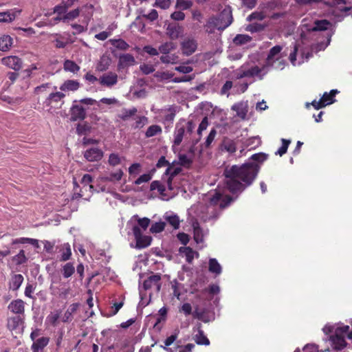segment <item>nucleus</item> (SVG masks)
Here are the masks:
<instances>
[{
	"mask_svg": "<svg viewBox=\"0 0 352 352\" xmlns=\"http://www.w3.org/2000/svg\"><path fill=\"white\" fill-rule=\"evenodd\" d=\"M267 159V155L263 153L252 155L254 162H248L241 166H232L226 168L224 171L226 184L228 190L232 194L241 192L252 184L255 179L260 166L256 162L263 163Z\"/></svg>",
	"mask_w": 352,
	"mask_h": 352,
	"instance_id": "nucleus-1",
	"label": "nucleus"
},
{
	"mask_svg": "<svg viewBox=\"0 0 352 352\" xmlns=\"http://www.w3.org/2000/svg\"><path fill=\"white\" fill-rule=\"evenodd\" d=\"M282 47L276 45L273 47L267 55L266 63L261 66L250 60L243 64L234 72L232 79H241L243 78H258L262 79L267 73L269 67L282 70L285 65V61L283 58Z\"/></svg>",
	"mask_w": 352,
	"mask_h": 352,
	"instance_id": "nucleus-2",
	"label": "nucleus"
},
{
	"mask_svg": "<svg viewBox=\"0 0 352 352\" xmlns=\"http://www.w3.org/2000/svg\"><path fill=\"white\" fill-rule=\"evenodd\" d=\"M206 199L208 204L206 206L197 205L191 207L188 210V214L194 219V214L202 219L204 221H210L216 219L221 210L227 207L232 201V199L226 195L224 192L218 190L213 192H210Z\"/></svg>",
	"mask_w": 352,
	"mask_h": 352,
	"instance_id": "nucleus-3",
	"label": "nucleus"
},
{
	"mask_svg": "<svg viewBox=\"0 0 352 352\" xmlns=\"http://www.w3.org/2000/svg\"><path fill=\"white\" fill-rule=\"evenodd\" d=\"M302 43H298L294 46V52L289 55V60L294 66L300 65L312 56L311 50L309 46H304L303 40L305 38V32H318L323 31L329 29L331 27V23L325 19L316 20L314 22L309 23L307 19H303L302 22Z\"/></svg>",
	"mask_w": 352,
	"mask_h": 352,
	"instance_id": "nucleus-4",
	"label": "nucleus"
},
{
	"mask_svg": "<svg viewBox=\"0 0 352 352\" xmlns=\"http://www.w3.org/2000/svg\"><path fill=\"white\" fill-rule=\"evenodd\" d=\"M161 276L160 274H152L144 280L142 285H140V305L146 307L151 301V296L157 294L161 287Z\"/></svg>",
	"mask_w": 352,
	"mask_h": 352,
	"instance_id": "nucleus-5",
	"label": "nucleus"
},
{
	"mask_svg": "<svg viewBox=\"0 0 352 352\" xmlns=\"http://www.w3.org/2000/svg\"><path fill=\"white\" fill-rule=\"evenodd\" d=\"M181 171V168L175 166H168L165 172V175L168 177L166 181V186L163 185L159 181H153L150 186L151 190H157L161 195L162 198L164 200H168L170 195L167 194V186L168 190L173 189L170 181L173 177L177 175Z\"/></svg>",
	"mask_w": 352,
	"mask_h": 352,
	"instance_id": "nucleus-6",
	"label": "nucleus"
},
{
	"mask_svg": "<svg viewBox=\"0 0 352 352\" xmlns=\"http://www.w3.org/2000/svg\"><path fill=\"white\" fill-rule=\"evenodd\" d=\"M232 22V12L230 9H224L217 17H211L206 25V30L208 28H215L217 30H224L228 27Z\"/></svg>",
	"mask_w": 352,
	"mask_h": 352,
	"instance_id": "nucleus-7",
	"label": "nucleus"
},
{
	"mask_svg": "<svg viewBox=\"0 0 352 352\" xmlns=\"http://www.w3.org/2000/svg\"><path fill=\"white\" fill-rule=\"evenodd\" d=\"M195 129V124L192 121L177 123L173 134V146H179L184 136L192 133Z\"/></svg>",
	"mask_w": 352,
	"mask_h": 352,
	"instance_id": "nucleus-8",
	"label": "nucleus"
},
{
	"mask_svg": "<svg viewBox=\"0 0 352 352\" xmlns=\"http://www.w3.org/2000/svg\"><path fill=\"white\" fill-rule=\"evenodd\" d=\"M132 232L136 241L135 248L141 249L150 245L152 240L151 237L144 234V232L138 226H133Z\"/></svg>",
	"mask_w": 352,
	"mask_h": 352,
	"instance_id": "nucleus-9",
	"label": "nucleus"
},
{
	"mask_svg": "<svg viewBox=\"0 0 352 352\" xmlns=\"http://www.w3.org/2000/svg\"><path fill=\"white\" fill-rule=\"evenodd\" d=\"M114 184L111 182L109 174L108 175H101L96 179L97 192L112 193L114 190L113 186Z\"/></svg>",
	"mask_w": 352,
	"mask_h": 352,
	"instance_id": "nucleus-10",
	"label": "nucleus"
},
{
	"mask_svg": "<svg viewBox=\"0 0 352 352\" xmlns=\"http://www.w3.org/2000/svg\"><path fill=\"white\" fill-rule=\"evenodd\" d=\"M118 75L114 72H107L102 74L99 78V83L104 87L111 88L118 82Z\"/></svg>",
	"mask_w": 352,
	"mask_h": 352,
	"instance_id": "nucleus-11",
	"label": "nucleus"
},
{
	"mask_svg": "<svg viewBox=\"0 0 352 352\" xmlns=\"http://www.w3.org/2000/svg\"><path fill=\"white\" fill-rule=\"evenodd\" d=\"M192 226L193 228V237L195 241L197 244L202 243L204 242V237L208 234V230L201 228L197 220L193 221L192 219Z\"/></svg>",
	"mask_w": 352,
	"mask_h": 352,
	"instance_id": "nucleus-12",
	"label": "nucleus"
},
{
	"mask_svg": "<svg viewBox=\"0 0 352 352\" xmlns=\"http://www.w3.org/2000/svg\"><path fill=\"white\" fill-rule=\"evenodd\" d=\"M1 62L3 65L15 71L19 70L22 67L21 60L16 56L4 57L1 60Z\"/></svg>",
	"mask_w": 352,
	"mask_h": 352,
	"instance_id": "nucleus-13",
	"label": "nucleus"
},
{
	"mask_svg": "<svg viewBox=\"0 0 352 352\" xmlns=\"http://www.w3.org/2000/svg\"><path fill=\"white\" fill-rule=\"evenodd\" d=\"M21 10L14 8L5 12H0V23H10L20 15Z\"/></svg>",
	"mask_w": 352,
	"mask_h": 352,
	"instance_id": "nucleus-14",
	"label": "nucleus"
},
{
	"mask_svg": "<svg viewBox=\"0 0 352 352\" xmlns=\"http://www.w3.org/2000/svg\"><path fill=\"white\" fill-rule=\"evenodd\" d=\"M197 41L192 38H186L181 43V49L184 55L189 56L197 49Z\"/></svg>",
	"mask_w": 352,
	"mask_h": 352,
	"instance_id": "nucleus-15",
	"label": "nucleus"
},
{
	"mask_svg": "<svg viewBox=\"0 0 352 352\" xmlns=\"http://www.w3.org/2000/svg\"><path fill=\"white\" fill-rule=\"evenodd\" d=\"M84 157L89 162H98L102 158L103 152L98 148H91L85 151Z\"/></svg>",
	"mask_w": 352,
	"mask_h": 352,
	"instance_id": "nucleus-16",
	"label": "nucleus"
},
{
	"mask_svg": "<svg viewBox=\"0 0 352 352\" xmlns=\"http://www.w3.org/2000/svg\"><path fill=\"white\" fill-rule=\"evenodd\" d=\"M22 325L23 319L21 316H15L8 318L7 327L12 331L21 332Z\"/></svg>",
	"mask_w": 352,
	"mask_h": 352,
	"instance_id": "nucleus-17",
	"label": "nucleus"
},
{
	"mask_svg": "<svg viewBox=\"0 0 352 352\" xmlns=\"http://www.w3.org/2000/svg\"><path fill=\"white\" fill-rule=\"evenodd\" d=\"M163 218L174 230L179 229L180 226V219L177 214L172 211H168L165 212Z\"/></svg>",
	"mask_w": 352,
	"mask_h": 352,
	"instance_id": "nucleus-18",
	"label": "nucleus"
},
{
	"mask_svg": "<svg viewBox=\"0 0 352 352\" xmlns=\"http://www.w3.org/2000/svg\"><path fill=\"white\" fill-rule=\"evenodd\" d=\"M232 109L236 111L237 116L241 119L245 120L246 118L247 113L248 111V105L247 102L241 101L234 104L232 107Z\"/></svg>",
	"mask_w": 352,
	"mask_h": 352,
	"instance_id": "nucleus-19",
	"label": "nucleus"
},
{
	"mask_svg": "<svg viewBox=\"0 0 352 352\" xmlns=\"http://www.w3.org/2000/svg\"><path fill=\"white\" fill-rule=\"evenodd\" d=\"M24 305L25 302L21 300L17 299L12 300L8 305V309L15 314H18V316H20V314H22L24 313Z\"/></svg>",
	"mask_w": 352,
	"mask_h": 352,
	"instance_id": "nucleus-20",
	"label": "nucleus"
},
{
	"mask_svg": "<svg viewBox=\"0 0 352 352\" xmlns=\"http://www.w3.org/2000/svg\"><path fill=\"white\" fill-rule=\"evenodd\" d=\"M133 223H137L135 226H138L142 232H144L149 226L150 219L146 217L140 218L138 215H134L129 222L128 226Z\"/></svg>",
	"mask_w": 352,
	"mask_h": 352,
	"instance_id": "nucleus-21",
	"label": "nucleus"
},
{
	"mask_svg": "<svg viewBox=\"0 0 352 352\" xmlns=\"http://www.w3.org/2000/svg\"><path fill=\"white\" fill-rule=\"evenodd\" d=\"M49 342L50 338L48 337L43 336L37 338L32 345V352H40L48 344Z\"/></svg>",
	"mask_w": 352,
	"mask_h": 352,
	"instance_id": "nucleus-22",
	"label": "nucleus"
},
{
	"mask_svg": "<svg viewBox=\"0 0 352 352\" xmlns=\"http://www.w3.org/2000/svg\"><path fill=\"white\" fill-rule=\"evenodd\" d=\"M85 114V109L80 105H74L71 109V120L73 121L83 120Z\"/></svg>",
	"mask_w": 352,
	"mask_h": 352,
	"instance_id": "nucleus-23",
	"label": "nucleus"
},
{
	"mask_svg": "<svg viewBox=\"0 0 352 352\" xmlns=\"http://www.w3.org/2000/svg\"><path fill=\"white\" fill-rule=\"evenodd\" d=\"M13 39L8 34H3L0 36V51L7 52L12 46Z\"/></svg>",
	"mask_w": 352,
	"mask_h": 352,
	"instance_id": "nucleus-24",
	"label": "nucleus"
},
{
	"mask_svg": "<svg viewBox=\"0 0 352 352\" xmlns=\"http://www.w3.org/2000/svg\"><path fill=\"white\" fill-rule=\"evenodd\" d=\"M80 87V84L75 80H67L65 81L60 87L62 91H74Z\"/></svg>",
	"mask_w": 352,
	"mask_h": 352,
	"instance_id": "nucleus-25",
	"label": "nucleus"
},
{
	"mask_svg": "<svg viewBox=\"0 0 352 352\" xmlns=\"http://www.w3.org/2000/svg\"><path fill=\"white\" fill-rule=\"evenodd\" d=\"M178 333H174L171 336H168L164 340V349L166 350L168 352H177L178 346L174 345L173 346H170L177 338Z\"/></svg>",
	"mask_w": 352,
	"mask_h": 352,
	"instance_id": "nucleus-26",
	"label": "nucleus"
},
{
	"mask_svg": "<svg viewBox=\"0 0 352 352\" xmlns=\"http://www.w3.org/2000/svg\"><path fill=\"white\" fill-rule=\"evenodd\" d=\"M194 340L197 344L208 346L210 341L204 334V331L201 329L200 325L197 327V332L194 335Z\"/></svg>",
	"mask_w": 352,
	"mask_h": 352,
	"instance_id": "nucleus-27",
	"label": "nucleus"
},
{
	"mask_svg": "<svg viewBox=\"0 0 352 352\" xmlns=\"http://www.w3.org/2000/svg\"><path fill=\"white\" fill-rule=\"evenodd\" d=\"M78 186H75L74 187V197L75 198H78V197H82L85 200H89V198L91 197V194L93 193V192L94 190H96L97 191V188L95 189L94 188V189L91 190V192H90L89 190H84L83 189V186H82V188L78 190Z\"/></svg>",
	"mask_w": 352,
	"mask_h": 352,
	"instance_id": "nucleus-28",
	"label": "nucleus"
},
{
	"mask_svg": "<svg viewBox=\"0 0 352 352\" xmlns=\"http://www.w3.org/2000/svg\"><path fill=\"white\" fill-rule=\"evenodd\" d=\"M166 33L172 39L179 38L182 34V28L179 25H168Z\"/></svg>",
	"mask_w": 352,
	"mask_h": 352,
	"instance_id": "nucleus-29",
	"label": "nucleus"
},
{
	"mask_svg": "<svg viewBox=\"0 0 352 352\" xmlns=\"http://www.w3.org/2000/svg\"><path fill=\"white\" fill-rule=\"evenodd\" d=\"M338 93L337 89H332L329 93L325 92L320 98L324 105L331 104L336 102L335 96Z\"/></svg>",
	"mask_w": 352,
	"mask_h": 352,
	"instance_id": "nucleus-30",
	"label": "nucleus"
},
{
	"mask_svg": "<svg viewBox=\"0 0 352 352\" xmlns=\"http://www.w3.org/2000/svg\"><path fill=\"white\" fill-rule=\"evenodd\" d=\"M23 281V276L21 274H13L12 275L10 280L9 286L12 290H17L21 285Z\"/></svg>",
	"mask_w": 352,
	"mask_h": 352,
	"instance_id": "nucleus-31",
	"label": "nucleus"
},
{
	"mask_svg": "<svg viewBox=\"0 0 352 352\" xmlns=\"http://www.w3.org/2000/svg\"><path fill=\"white\" fill-rule=\"evenodd\" d=\"M179 252L183 256L186 257V260L188 263H191L195 256H198V254L189 247L180 248Z\"/></svg>",
	"mask_w": 352,
	"mask_h": 352,
	"instance_id": "nucleus-32",
	"label": "nucleus"
},
{
	"mask_svg": "<svg viewBox=\"0 0 352 352\" xmlns=\"http://www.w3.org/2000/svg\"><path fill=\"white\" fill-rule=\"evenodd\" d=\"M60 258L62 261H68L72 256L71 246L68 243H63L60 247Z\"/></svg>",
	"mask_w": 352,
	"mask_h": 352,
	"instance_id": "nucleus-33",
	"label": "nucleus"
},
{
	"mask_svg": "<svg viewBox=\"0 0 352 352\" xmlns=\"http://www.w3.org/2000/svg\"><path fill=\"white\" fill-rule=\"evenodd\" d=\"M135 63L134 57L129 54H122L119 58V66L122 67L133 65Z\"/></svg>",
	"mask_w": 352,
	"mask_h": 352,
	"instance_id": "nucleus-34",
	"label": "nucleus"
},
{
	"mask_svg": "<svg viewBox=\"0 0 352 352\" xmlns=\"http://www.w3.org/2000/svg\"><path fill=\"white\" fill-rule=\"evenodd\" d=\"M65 96V95L63 92H60V91L50 93L49 94V96H47V98H46L45 103L47 106H49L52 102H57L60 101Z\"/></svg>",
	"mask_w": 352,
	"mask_h": 352,
	"instance_id": "nucleus-35",
	"label": "nucleus"
},
{
	"mask_svg": "<svg viewBox=\"0 0 352 352\" xmlns=\"http://www.w3.org/2000/svg\"><path fill=\"white\" fill-rule=\"evenodd\" d=\"M208 270L210 272L218 276L221 273L222 268L217 259L210 258L208 263Z\"/></svg>",
	"mask_w": 352,
	"mask_h": 352,
	"instance_id": "nucleus-36",
	"label": "nucleus"
},
{
	"mask_svg": "<svg viewBox=\"0 0 352 352\" xmlns=\"http://www.w3.org/2000/svg\"><path fill=\"white\" fill-rule=\"evenodd\" d=\"M346 0H330L329 4L332 6H335L341 12H346L351 7L346 6Z\"/></svg>",
	"mask_w": 352,
	"mask_h": 352,
	"instance_id": "nucleus-37",
	"label": "nucleus"
},
{
	"mask_svg": "<svg viewBox=\"0 0 352 352\" xmlns=\"http://www.w3.org/2000/svg\"><path fill=\"white\" fill-rule=\"evenodd\" d=\"M52 87V85L49 82L42 84L40 86L35 87L34 94L38 96H41L49 93Z\"/></svg>",
	"mask_w": 352,
	"mask_h": 352,
	"instance_id": "nucleus-38",
	"label": "nucleus"
},
{
	"mask_svg": "<svg viewBox=\"0 0 352 352\" xmlns=\"http://www.w3.org/2000/svg\"><path fill=\"white\" fill-rule=\"evenodd\" d=\"M78 305L74 303L71 305L65 311L62 321L64 322H68L72 320L73 314L77 310Z\"/></svg>",
	"mask_w": 352,
	"mask_h": 352,
	"instance_id": "nucleus-39",
	"label": "nucleus"
},
{
	"mask_svg": "<svg viewBox=\"0 0 352 352\" xmlns=\"http://www.w3.org/2000/svg\"><path fill=\"white\" fill-rule=\"evenodd\" d=\"M138 110L135 107H132L131 109H123L120 111L119 114V118L123 120H126L129 118L133 116Z\"/></svg>",
	"mask_w": 352,
	"mask_h": 352,
	"instance_id": "nucleus-40",
	"label": "nucleus"
},
{
	"mask_svg": "<svg viewBox=\"0 0 352 352\" xmlns=\"http://www.w3.org/2000/svg\"><path fill=\"white\" fill-rule=\"evenodd\" d=\"M75 267L72 263H67L63 266L62 272L64 278H67L73 275Z\"/></svg>",
	"mask_w": 352,
	"mask_h": 352,
	"instance_id": "nucleus-41",
	"label": "nucleus"
},
{
	"mask_svg": "<svg viewBox=\"0 0 352 352\" xmlns=\"http://www.w3.org/2000/svg\"><path fill=\"white\" fill-rule=\"evenodd\" d=\"M142 166L140 163H133L128 168L129 179L135 177L141 172Z\"/></svg>",
	"mask_w": 352,
	"mask_h": 352,
	"instance_id": "nucleus-42",
	"label": "nucleus"
},
{
	"mask_svg": "<svg viewBox=\"0 0 352 352\" xmlns=\"http://www.w3.org/2000/svg\"><path fill=\"white\" fill-rule=\"evenodd\" d=\"M222 146L224 150L230 153H234L236 150L235 142L230 139H225L223 142Z\"/></svg>",
	"mask_w": 352,
	"mask_h": 352,
	"instance_id": "nucleus-43",
	"label": "nucleus"
},
{
	"mask_svg": "<svg viewBox=\"0 0 352 352\" xmlns=\"http://www.w3.org/2000/svg\"><path fill=\"white\" fill-rule=\"evenodd\" d=\"M162 130L161 126H160L159 125H157V124H153V125L150 126L147 129V130L145 133V136L146 138H151V137H153V136L160 134L162 133Z\"/></svg>",
	"mask_w": 352,
	"mask_h": 352,
	"instance_id": "nucleus-44",
	"label": "nucleus"
},
{
	"mask_svg": "<svg viewBox=\"0 0 352 352\" xmlns=\"http://www.w3.org/2000/svg\"><path fill=\"white\" fill-rule=\"evenodd\" d=\"M92 177L89 174H85L81 179V184L83 186L84 190H89L90 192L94 189V186L91 184L92 182Z\"/></svg>",
	"mask_w": 352,
	"mask_h": 352,
	"instance_id": "nucleus-45",
	"label": "nucleus"
},
{
	"mask_svg": "<svg viewBox=\"0 0 352 352\" xmlns=\"http://www.w3.org/2000/svg\"><path fill=\"white\" fill-rule=\"evenodd\" d=\"M25 243H30L32 245H34V247H36V248H39L38 241L37 239H34L22 237V238L14 239L12 242V244Z\"/></svg>",
	"mask_w": 352,
	"mask_h": 352,
	"instance_id": "nucleus-46",
	"label": "nucleus"
},
{
	"mask_svg": "<svg viewBox=\"0 0 352 352\" xmlns=\"http://www.w3.org/2000/svg\"><path fill=\"white\" fill-rule=\"evenodd\" d=\"M60 318V311H52L46 318V322L52 325L56 326L58 320Z\"/></svg>",
	"mask_w": 352,
	"mask_h": 352,
	"instance_id": "nucleus-47",
	"label": "nucleus"
},
{
	"mask_svg": "<svg viewBox=\"0 0 352 352\" xmlns=\"http://www.w3.org/2000/svg\"><path fill=\"white\" fill-rule=\"evenodd\" d=\"M160 60L164 63L175 64L179 61V56L175 54L162 55Z\"/></svg>",
	"mask_w": 352,
	"mask_h": 352,
	"instance_id": "nucleus-48",
	"label": "nucleus"
},
{
	"mask_svg": "<svg viewBox=\"0 0 352 352\" xmlns=\"http://www.w3.org/2000/svg\"><path fill=\"white\" fill-rule=\"evenodd\" d=\"M167 313H168V309L166 307H162L158 311V313L155 316L156 323H155V326L157 325L158 324L161 323L162 322H164L166 320Z\"/></svg>",
	"mask_w": 352,
	"mask_h": 352,
	"instance_id": "nucleus-49",
	"label": "nucleus"
},
{
	"mask_svg": "<svg viewBox=\"0 0 352 352\" xmlns=\"http://www.w3.org/2000/svg\"><path fill=\"white\" fill-rule=\"evenodd\" d=\"M110 63L111 59L109 57L102 56L98 64L97 69L100 72L105 71L109 68Z\"/></svg>",
	"mask_w": 352,
	"mask_h": 352,
	"instance_id": "nucleus-50",
	"label": "nucleus"
},
{
	"mask_svg": "<svg viewBox=\"0 0 352 352\" xmlns=\"http://www.w3.org/2000/svg\"><path fill=\"white\" fill-rule=\"evenodd\" d=\"M122 157L118 153H112L109 156L108 163L110 166H116L122 163Z\"/></svg>",
	"mask_w": 352,
	"mask_h": 352,
	"instance_id": "nucleus-51",
	"label": "nucleus"
},
{
	"mask_svg": "<svg viewBox=\"0 0 352 352\" xmlns=\"http://www.w3.org/2000/svg\"><path fill=\"white\" fill-rule=\"evenodd\" d=\"M64 69L65 71L75 73V72H77L80 69V67L74 61L70 60H67L64 63Z\"/></svg>",
	"mask_w": 352,
	"mask_h": 352,
	"instance_id": "nucleus-52",
	"label": "nucleus"
},
{
	"mask_svg": "<svg viewBox=\"0 0 352 352\" xmlns=\"http://www.w3.org/2000/svg\"><path fill=\"white\" fill-rule=\"evenodd\" d=\"M208 126V120L207 117H205V118H204V119L202 120V121L201 122V123L199 125V127L197 129V134L199 135V138L195 142V143H194L195 144H197L199 141L201 136V133L207 129Z\"/></svg>",
	"mask_w": 352,
	"mask_h": 352,
	"instance_id": "nucleus-53",
	"label": "nucleus"
},
{
	"mask_svg": "<svg viewBox=\"0 0 352 352\" xmlns=\"http://www.w3.org/2000/svg\"><path fill=\"white\" fill-rule=\"evenodd\" d=\"M192 2L190 0H177L175 7L177 9L185 10L190 8Z\"/></svg>",
	"mask_w": 352,
	"mask_h": 352,
	"instance_id": "nucleus-54",
	"label": "nucleus"
},
{
	"mask_svg": "<svg viewBox=\"0 0 352 352\" xmlns=\"http://www.w3.org/2000/svg\"><path fill=\"white\" fill-rule=\"evenodd\" d=\"M251 41V37L247 34H238L236 35L233 41L236 45H243Z\"/></svg>",
	"mask_w": 352,
	"mask_h": 352,
	"instance_id": "nucleus-55",
	"label": "nucleus"
},
{
	"mask_svg": "<svg viewBox=\"0 0 352 352\" xmlns=\"http://www.w3.org/2000/svg\"><path fill=\"white\" fill-rule=\"evenodd\" d=\"M28 258L23 250H21L18 254L12 257V261L16 265H21L27 261Z\"/></svg>",
	"mask_w": 352,
	"mask_h": 352,
	"instance_id": "nucleus-56",
	"label": "nucleus"
},
{
	"mask_svg": "<svg viewBox=\"0 0 352 352\" xmlns=\"http://www.w3.org/2000/svg\"><path fill=\"white\" fill-rule=\"evenodd\" d=\"M166 223L164 221L155 222L152 224L150 228V231L152 233H160L162 232L165 228Z\"/></svg>",
	"mask_w": 352,
	"mask_h": 352,
	"instance_id": "nucleus-57",
	"label": "nucleus"
},
{
	"mask_svg": "<svg viewBox=\"0 0 352 352\" xmlns=\"http://www.w3.org/2000/svg\"><path fill=\"white\" fill-rule=\"evenodd\" d=\"M281 142H282V146L275 153L276 155H279L280 156H282L283 155H284L287 153L288 146L291 143V141L289 140H286V139H283V138L281 139Z\"/></svg>",
	"mask_w": 352,
	"mask_h": 352,
	"instance_id": "nucleus-58",
	"label": "nucleus"
},
{
	"mask_svg": "<svg viewBox=\"0 0 352 352\" xmlns=\"http://www.w3.org/2000/svg\"><path fill=\"white\" fill-rule=\"evenodd\" d=\"M182 284L179 283L176 280H173L171 282V289L173 290V294L177 299H180V290L182 289Z\"/></svg>",
	"mask_w": 352,
	"mask_h": 352,
	"instance_id": "nucleus-59",
	"label": "nucleus"
},
{
	"mask_svg": "<svg viewBox=\"0 0 352 352\" xmlns=\"http://www.w3.org/2000/svg\"><path fill=\"white\" fill-rule=\"evenodd\" d=\"M152 173H147L140 175L136 180L134 181L135 185H140L143 183H146L152 179Z\"/></svg>",
	"mask_w": 352,
	"mask_h": 352,
	"instance_id": "nucleus-60",
	"label": "nucleus"
},
{
	"mask_svg": "<svg viewBox=\"0 0 352 352\" xmlns=\"http://www.w3.org/2000/svg\"><path fill=\"white\" fill-rule=\"evenodd\" d=\"M175 48V45L172 42H168L162 44L160 48L159 51L164 54V55L169 54L171 50Z\"/></svg>",
	"mask_w": 352,
	"mask_h": 352,
	"instance_id": "nucleus-61",
	"label": "nucleus"
},
{
	"mask_svg": "<svg viewBox=\"0 0 352 352\" xmlns=\"http://www.w3.org/2000/svg\"><path fill=\"white\" fill-rule=\"evenodd\" d=\"M109 175L111 176V182L116 183L122 179L124 175V172L121 169H118L115 171L111 172Z\"/></svg>",
	"mask_w": 352,
	"mask_h": 352,
	"instance_id": "nucleus-62",
	"label": "nucleus"
},
{
	"mask_svg": "<svg viewBox=\"0 0 352 352\" xmlns=\"http://www.w3.org/2000/svg\"><path fill=\"white\" fill-rule=\"evenodd\" d=\"M173 76L172 74H168L167 72H157L154 74V77L157 79L158 81H166L168 79Z\"/></svg>",
	"mask_w": 352,
	"mask_h": 352,
	"instance_id": "nucleus-63",
	"label": "nucleus"
},
{
	"mask_svg": "<svg viewBox=\"0 0 352 352\" xmlns=\"http://www.w3.org/2000/svg\"><path fill=\"white\" fill-rule=\"evenodd\" d=\"M112 45L118 49L126 50L129 48V45L122 39L111 40Z\"/></svg>",
	"mask_w": 352,
	"mask_h": 352,
	"instance_id": "nucleus-64",
	"label": "nucleus"
}]
</instances>
